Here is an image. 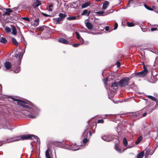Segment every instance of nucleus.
Returning <instances> with one entry per match:
<instances>
[{
	"label": "nucleus",
	"instance_id": "obj_23",
	"mask_svg": "<svg viewBox=\"0 0 158 158\" xmlns=\"http://www.w3.org/2000/svg\"><path fill=\"white\" fill-rule=\"evenodd\" d=\"M11 40L13 43L16 46H18L19 45V43L14 38H12Z\"/></svg>",
	"mask_w": 158,
	"mask_h": 158
},
{
	"label": "nucleus",
	"instance_id": "obj_57",
	"mask_svg": "<svg viewBox=\"0 0 158 158\" xmlns=\"http://www.w3.org/2000/svg\"><path fill=\"white\" fill-rule=\"evenodd\" d=\"M131 146H128L127 147V148H131Z\"/></svg>",
	"mask_w": 158,
	"mask_h": 158
},
{
	"label": "nucleus",
	"instance_id": "obj_25",
	"mask_svg": "<svg viewBox=\"0 0 158 158\" xmlns=\"http://www.w3.org/2000/svg\"><path fill=\"white\" fill-rule=\"evenodd\" d=\"M59 16L60 17L59 18H60L61 19H62V20H63L67 16V15H66L64 14H63L62 13H60L59 15Z\"/></svg>",
	"mask_w": 158,
	"mask_h": 158
},
{
	"label": "nucleus",
	"instance_id": "obj_10",
	"mask_svg": "<svg viewBox=\"0 0 158 158\" xmlns=\"http://www.w3.org/2000/svg\"><path fill=\"white\" fill-rule=\"evenodd\" d=\"M53 20L55 21V23L56 24H61V21L63 20L62 19H61L59 17L54 19Z\"/></svg>",
	"mask_w": 158,
	"mask_h": 158
},
{
	"label": "nucleus",
	"instance_id": "obj_50",
	"mask_svg": "<svg viewBox=\"0 0 158 158\" xmlns=\"http://www.w3.org/2000/svg\"><path fill=\"white\" fill-rule=\"evenodd\" d=\"M87 32L89 34H91L93 35H95L97 34V33H94L93 32H91L90 31H87Z\"/></svg>",
	"mask_w": 158,
	"mask_h": 158
},
{
	"label": "nucleus",
	"instance_id": "obj_36",
	"mask_svg": "<svg viewBox=\"0 0 158 158\" xmlns=\"http://www.w3.org/2000/svg\"><path fill=\"white\" fill-rule=\"evenodd\" d=\"M5 30L8 32L11 31L10 29L8 27H6L5 28Z\"/></svg>",
	"mask_w": 158,
	"mask_h": 158
},
{
	"label": "nucleus",
	"instance_id": "obj_28",
	"mask_svg": "<svg viewBox=\"0 0 158 158\" xmlns=\"http://www.w3.org/2000/svg\"><path fill=\"white\" fill-rule=\"evenodd\" d=\"M88 132L89 131L87 129H86L83 133V136L85 137H87Z\"/></svg>",
	"mask_w": 158,
	"mask_h": 158
},
{
	"label": "nucleus",
	"instance_id": "obj_55",
	"mask_svg": "<svg viewBox=\"0 0 158 158\" xmlns=\"http://www.w3.org/2000/svg\"><path fill=\"white\" fill-rule=\"evenodd\" d=\"M89 135L90 136H91L92 135V133L90 131H89Z\"/></svg>",
	"mask_w": 158,
	"mask_h": 158
},
{
	"label": "nucleus",
	"instance_id": "obj_51",
	"mask_svg": "<svg viewBox=\"0 0 158 158\" xmlns=\"http://www.w3.org/2000/svg\"><path fill=\"white\" fill-rule=\"evenodd\" d=\"M42 14L43 15H44V16H46V17H47L49 16V15H48L46 14L45 13H42Z\"/></svg>",
	"mask_w": 158,
	"mask_h": 158
},
{
	"label": "nucleus",
	"instance_id": "obj_24",
	"mask_svg": "<svg viewBox=\"0 0 158 158\" xmlns=\"http://www.w3.org/2000/svg\"><path fill=\"white\" fill-rule=\"evenodd\" d=\"M0 42L4 44H5L7 42V40L5 38L1 37L0 38Z\"/></svg>",
	"mask_w": 158,
	"mask_h": 158
},
{
	"label": "nucleus",
	"instance_id": "obj_39",
	"mask_svg": "<svg viewBox=\"0 0 158 158\" xmlns=\"http://www.w3.org/2000/svg\"><path fill=\"white\" fill-rule=\"evenodd\" d=\"M17 69L15 71V72L16 73H18L20 71V67L18 66L17 67Z\"/></svg>",
	"mask_w": 158,
	"mask_h": 158
},
{
	"label": "nucleus",
	"instance_id": "obj_18",
	"mask_svg": "<svg viewBox=\"0 0 158 158\" xmlns=\"http://www.w3.org/2000/svg\"><path fill=\"white\" fill-rule=\"evenodd\" d=\"M144 155V152L143 151L139 153L137 156V158H143Z\"/></svg>",
	"mask_w": 158,
	"mask_h": 158
},
{
	"label": "nucleus",
	"instance_id": "obj_35",
	"mask_svg": "<svg viewBox=\"0 0 158 158\" xmlns=\"http://www.w3.org/2000/svg\"><path fill=\"white\" fill-rule=\"evenodd\" d=\"M72 149L74 151H76L79 149L80 148L79 146L75 147V146H73L72 147Z\"/></svg>",
	"mask_w": 158,
	"mask_h": 158
},
{
	"label": "nucleus",
	"instance_id": "obj_2",
	"mask_svg": "<svg viewBox=\"0 0 158 158\" xmlns=\"http://www.w3.org/2000/svg\"><path fill=\"white\" fill-rule=\"evenodd\" d=\"M38 137L36 136L32 135H22L20 136L17 137L13 141H16L20 140L21 139H33L34 141H38Z\"/></svg>",
	"mask_w": 158,
	"mask_h": 158
},
{
	"label": "nucleus",
	"instance_id": "obj_26",
	"mask_svg": "<svg viewBox=\"0 0 158 158\" xmlns=\"http://www.w3.org/2000/svg\"><path fill=\"white\" fill-rule=\"evenodd\" d=\"M142 137L141 136H140L138 138L137 140L135 142V143L136 144H138L142 140Z\"/></svg>",
	"mask_w": 158,
	"mask_h": 158
},
{
	"label": "nucleus",
	"instance_id": "obj_17",
	"mask_svg": "<svg viewBox=\"0 0 158 158\" xmlns=\"http://www.w3.org/2000/svg\"><path fill=\"white\" fill-rule=\"evenodd\" d=\"M91 4V3L89 2H87L83 4L81 6L82 8H85L88 6H89Z\"/></svg>",
	"mask_w": 158,
	"mask_h": 158
},
{
	"label": "nucleus",
	"instance_id": "obj_14",
	"mask_svg": "<svg viewBox=\"0 0 158 158\" xmlns=\"http://www.w3.org/2000/svg\"><path fill=\"white\" fill-rule=\"evenodd\" d=\"M109 5V2L107 1H105L103 4L102 9H106L108 6Z\"/></svg>",
	"mask_w": 158,
	"mask_h": 158
},
{
	"label": "nucleus",
	"instance_id": "obj_15",
	"mask_svg": "<svg viewBox=\"0 0 158 158\" xmlns=\"http://www.w3.org/2000/svg\"><path fill=\"white\" fill-rule=\"evenodd\" d=\"M78 17H79V16H77V17L75 16L69 17H67V19L68 20L71 21V20H74L75 19H78Z\"/></svg>",
	"mask_w": 158,
	"mask_h": 158
},
{
	"label": "nucleus",
	"instance_id": "obj_13",
	"mask_svg": "<svg viewBox=\"0 0 158 158\" xmlns=\"http://www.w3.org/2000/svg\"><path fill=\"white\" fill-rule=\"evenodd\" d=\"M85 23L86 27L89 29H91L93 28V25L91 23L89 22H85Z\"/></svg>",
	"mask_w": 158,
	"mask_h": 158
},
{
	"label": "nucleus",
	"instance_id": "obj_1",
	"mask_svg": "<svg viewBox=\"0 0 158 158\" xmlns=\"http://www.w3.org/2000/svg\"><path fill=\"white\" fill-rule=\"evenodd\" d=\"M14 101H17V104L25 109L24 111H27V115L32 118H36L38 115L39 110L35 106L25 102H23L19 99L12 98Z\"/></svg>",
	"mask_w": 158,
	"mask_h": 158
},
{
	"label": "nucleus",
	"instance_id": "obj_30",
	"mask_svg": "<svg viewBox=\"0 0 158 158\" xmlns=\"http://www.w3.org/2000/svg\"><path fill=\"white\" fill-rule=\"evenodd\" d=\"M115 147L116 151L119 153H122L124 151L123 150L122 151L120 149L118 148L116 145H115Z\"/></svg>",
	"mask_w": 158,
	"mask_h": 158
},
{
	"label": "nucleus",
	"instance_id": "obj_42",
	"mask_svg": "<svg viewBox=\"0 0 158 158\" xmlns=\"http://www.w3.org/2000/svg\"><path fill=\"white\" fill-rule=\"evenodd\" d=\"M22 19L25 21H30L29 18H28L23 17V18H22Z\"/></svg>",
	"mask_w": 158,
	"mask_h": 158
},
{
	"label": "nucleus",
	"instance_id": "obj_9",
	"mask_svg": "<svg viewBox=\"0 0 158 158\" xmlns=\"http://www.w3.org/2000/svg\"><path fill=\"white\" fill-rule=\"evenodd\" d=\"M3 128L11 130L14 128V127H11L10 124L9 123H6L5 126Z\"/></svg>",
	"mask_w": 158,
	"mask_h": 158
},
{
	"label": "nucleus",
	"instance_id": "obj_33",
	"mask_svg": "<svg viewBox=\"0 0 158 158\" xmlns=\"http://www.w3.org/2000/svg\"><path fill=\"white\" fill-rule=\"evenodd\" d=\"M144 6L147 9H148V10H151V11L153 10V9H152V8H151V7H149L148 5H147L146 4H144Z\"/></svg>",
	"mask_w": 158,
	"mask_h": 158
},
{
	"label": "nucleus",
	"instance_id": "obj_3",
	"mask_svg": "<svg viewBox=\"0 0 158 158\" xmlns=\"http://www.w3.org/2000/svg\"><path fill=\"white\" fill-rule=\"evenodd\" d=\"M130 78L128 77H125L121 80L119 83L118 84L121 87L125 86L127 85Z\"/></svg>",
	"mask_w": 158,
	"mask_h": 158
},
{
	"label": "nucleus",
	"instance_id": "obj_34",
	"mask_svg": "<svg viewBox=\"0 0 158 158\" xmlns=\"http://www.w3.org/2000/svg\"><path fill=\"white\" fill-rule=\"evenodd\" d=\"M148 97L153 101H156V99L155 97L152 96L148 95Z\"/></svg>",
	"mask_w": 158,
	"mask_h": 158
},
{
	"label": "nucleus",
	"instance_id": "obj_43",
	"mask_svg": "<svg viewBox=\"0 0 158 158\" xmlns=\"http://www.w3.org/2000/svg\"><path fill=\"white\" fill-rule=\"evenodd\" d=\"M118 27V24L117 23H115L114 24V30H115Z\"/></svg>",
	"mask_w": 158,
	"mask_h": 158
},
{
	"label": "nucleus",
	"instance_id": "obj_54",
	"mask_svg": "<svg viewBox=\"0 0 158 158\" xmlns=\"http://www.w3.org/2000/svg\"><path fill=\"white\" fill-rule=\"evenodd\" d=\"M147 114V112H146V113H144L143 114V116L144 117V116H146V114Z\"/></svg>",
	"mask_w": 158,
	"mask_h": 158
},
{
	"label": "nucleus",
	"instance_id": "obj_19",
	"mask_svg": "<svg viewBox=\"0 0 158 158\" xmlns=\"http://www.w3.org/2000/svg\"><path fill=\"white\" fill-rule=\"evenodd\" d=\"M50 151V148H48L47 150L46 151L45 156L47 158H51L49 154V152Z\"/></svg>",
	"mask_w": 158,
	"mask_h": 158
},
{
	"label": "nucleus",
	"instance_id": "obj_22",
	"mask_svg": "<svg viewBox=\"0 0 158 158\" xmlns=\"http://www.w3.org/2000/svg\"><path fill=\"white\" fill-rule=\"evenodd\" d=\"M118 84L116 82H114L112 83L111 85V87H113V88L115 89H116L117 88Z\"/></svg>",
	"mask_w": 158,
	"mask_h": 158
},
{
	"label": "nucleus",
	"instance_id": "obj_45",
	"mask_svg": "<svg viewBox=\"0 0 158 158\" xmlns=\"http://www.w3.org/2000/svg\"><path fill=\"white\" fill-rule=\"evenodd\" d=\"M103 82H104V83L106 85H107L106 83H107V78H106L105 79H103Z\"/></svg>",
	"mask_w": 158,
	"mask_h": 158
},
{
	"label": "nucleus",
	"instance_id": "obj_37",
	"mask_svg": "<svg viewBox=\"0 0 158 158\" xmlns=\"http://www.w3.org/2000/svg\"><path fill=\"white\" fill-rule=\"evenodd\" d=\"M88 141V139L87 138H85L84 139L83 141V143L84 144H85Z\"/></svg>",
	"mask_w": 158,
	"mask_h": 158
},
{
	"label": "nucleus",
	"instance_id": "obj_4",
	"mask_svg": "<svg viewBox=\"0 0 158 158\" xmlns=\"http://www.w3.org/2000/svg\"><path fill=\"white\" fill-rule=\"evenodd\" d=\"M102 139L105 141L110 142L113 139V137L112 135H109L103 136Z\"/></svg>",
	"mask_w": 158,
	"mask_h": 158
},
{
	"label": "nucleus",
	"instance_id": "obj_40",
	"mask_svg": "<svg viewBox=\"0 0 158 158\" xmlns=\"http://www.w3.org/2000/svg\"><path fill=\"white\" fill-rule=\"evenodd\" d=\"M104 122L103 119H99L98 120V123H103Z\"/></svg>",
	"mask_w": 158,
	"mask_h": 158
},
{
	"label": "nucleus",
	"instance_id": "obj_59",
	"mask_svg": "<svg viewBox=\"0 0 158 158\" xmlns=\"http://www.w3.org/2000/svg\"><path fill=\"white\" fill-rule=\"evenodd\" d=\"M21 36H22V37H23V36L22 35H21Z\"/></svg>",
	"mask_w": 158,
	"mask_h": 158
},
{
	"label": "nucleus",
	"instance_id": "obj_60",
	"mask_svg": "<svg viewBox=\"0 0 158 158\" xmlns=\"http://www.w3.org/2000/svg\"><path fill=\"white\" fill-rule=\"evenodd\" d=\"M157 1H158V0Z\"/></svg>",
	"mask_w": 158,
	"mask_h": 158
},
{
	"label": "nucleus",
	"instance_id": "obj_38",
	"mask_svg": "<svg viewBox=\"0 0 158 158\" xmlns=\"http://www.w3.org/2000/svg\"><path fill=\"white\" fill-rule=\"evenodd\" d=\"M75 33L76 34L77 38L78 39H80V38H81L79 34L77 32H76Z\"/></svg>",
	"mask_w": 158,
	"mask_h": 158
},
{
	"label": "nucleus",
	"instance_id": "obj_53",
	"mask_svg": "<svg viewBox=\"0 0 158 158\" xmlns=\"http://www.w3.org/2000/svg\"><path fill=\"white\" fill-rule=\"evenodd\" d=\"M53 7V5L52 4H50L49 6V8H51Z\"/></svg>",
	"mask_w": 158,
	"mask_h": 158
},
{
	"label": "nucleus",
	"instance_id": "obj_6",
	"mask_svg": "<svg viewBox=\"0 0 158 158\" xmlns=\"http://www.w3.org/2000/svg\"><path fill=\"white\" fill-rule=\"evenodd\" d=\"M41 4V3L39 0H33L32 5L34 8H35L38 7Z\"/></svg>",
	"mask_w": 158,
	"mask_h": 158
},
{
	"label": "nucleus",
	"instance_id": "obj_48",
	"mask_svg": "<svg viewBox=\"0 0 158 158\" xmlns=\"http://www.w3.org/2000/svg\"><path fill=\"white\" fill-rule=\"evenodd\" d=\"M157 30V28L156 27L152 28L151 29L152 31H154Z\"/></svg>",
	"mask_w": 158,
	"mask_h": 158
},
{
	"label": "nucleus",
	"instance_id": "obj_16",
	"mask_svg": "<svg viewBox=\"0 0 158 158\" xmlns=\"http://www.w3.org/2000/svg\"><path fill=\"white\" fill-rule=\"evenodd\" d=\"M59 41L60 42L66 44H68V41L65 39H64V38H60L59 40Z\"/></svg>",
	"mask_w": 158,
	"mask_h": 158
},
{
	"label": "nucleus",
	"instance_id": "obj_5",
	"mask_svg": "<svg viewBox=\"0 0 158 158\" xmlns=\"http://www.w3.org/2000/svg\"><path fill=\"white\" fill-rule=\"evenodd\" d=\"M147 73V70H146L144 69L143 71L142 72L136 73L135 75V76L137 77H143Z\"/></svg>",
	"mask_w": 158,
	"mask_h": 158
},
{
	"label": "nucleus",
	"instance_id": "obj_46",
	"mask_svg": "<svg viewBox=\"0 0 158 158\" xmlns=\"http://www.w3.org/2000/svg\"><path fill=\"white\" fill-rule=\"evenodd\" d=\"M80 45V44H73V46L74 47H77L79 46Z\"/></svg>",
	"mask_w": 158,
	"mask_h": 158
},
{
	"label": "nucleus",
	"instance_id": "obj_56",
	"mask_svg": "<svg viewBox=\"0 0 158 158\" xmlns=\"http://www.w3.org/2000/svg\"><path fill=\"white\" fill-rule=\"evenodd\" d=\"M52 10V9H51V8H49V9L48 10V11H51Z\"/></svg>",
	"mask_w": 158,
	"mask_h": 158
},
{
	"label": "nucleus",
	"instance_id": "obj_47",
	"mask_svg": "<svg viewBox=\"0 0 158 158\" xmlns=\"http://www.w3.org/2000/svg\"><path fill=\"white\" fill-rule=\"evenodd\" d=\"M116 64L117 65L118 67H119L120 66V63L119 61H117L116 62Z\"/></svg>",
	"mask_w": 158,
	"mask_h": 158
},
{
	"label": "nucleus",
	"instance_id": "obj_20",
	"mask_svg": "<svg viewBox=\"0 0 158 158\" xmlns=\"http://www.w3.org/2000/svg\"><path fill=\"white\" fill-rule=\"evenodd\" d=\"M90 14V12H88V10H84L82 13L81 14V15H86L87 16H88Z\"/></svg>",
	"mask_w": 158,
	"mask_h": 158
},
{
	"label": "nucleus",
	"instance_id": "obj_52",
	"mask_svg": "<svg viewBox=\"0 0 158 158\" xmlns=\"http://www.w3.org/2000/svg\"><path fill=\"white\" fill-rule=\"evenodd\" d=\"M105 30L106 31H108L109 30V27L108 26H106L105 27Z\"/></svg>",
	"mask_w": 158,
	"mask_h": 158
},
{
	"label": "nucleus",
	"instance_id": "obj_31",
	"mask_svg": "<svg viewBox=\"0 0 158 158\" xmlns=\"http://www.w3.org/2000/svg\"><path fill=\"white\" fill-rule=\"evenodd\" d=\"M12 141H13L12 140L11 141H8V140H6L4 141H1L0 142V146H2L3 144V143H9L10 142Z\"/></svg>",
	"mask_w": 158,
	"mask_h": 158
},
{
	"label": "nucleus",
	"instance_id": "obj_29",
	"mask_svg": "<svg viewBox=\"0 0 158 158\" xmlns=\"http://www.w3.org/2000/svg\"><path fill=\"white\" fill-rule=\"evenodd\" d=\"M123 144L125 146H126L127 144V141L126 139L125 138L123 139Z\"/></svg>",
	"mask_w": 158,
	"mask_h": 158
},
{
	"label": "nucleus",
	"instance_id": "obj_44",
	"mask_svg": "<svg viewBox=\"0 0 158 158\" xmlns=\"http://www.w3.org/2000/svg\"><path fill=\"white\" fill-rule=\"evenodd\" d=\"M79 40L80 41V42L81 43V44H82L83 43L84 40L82 38H80V39H79Z\"/></svg>",
	"mask_w": 158,
	"mask_h": 158
},
{
	"label": "nucleus",
	"instance_id": "obj_12",
	"mask_svg": "<svg viewBox=\"0 0 158 158\" xmlns=\"http://www.w3.org/2000/svg\"><path fill=\"white\" fill-rule=\"evenodd\" d=\"M4 66L6 69H8L11 68V65L9 62H6L4 63Z\"/></svg>",
	"mask_w": 158,
	"mask_h": 158
},
{
	"label": "nucleus",
	"instance_id": "obj_49",
	"mask_svg": "<svg viewBox=\"0 0 158 158\" xmlns=\"http://www.w3.org/2000/svg\"><path fill=\"white\" fill-rule=\"evenodd\" d=\"M133 0H130L129 2V3H128V4L127 5V7H128L129 6V4L130 3H132L131 2H132L133 1Z\"/></svg>",
	"mask_w": 158,
	"mask_h": 158
},
{
	"label": "nucleus",
	"instance_id": "obj_27",
	"mask_svg": "<svg viewBox=\"0 0 158 158\" xmlns=\"http://www.w3.org/2000/svg\"><path fill=\"white\" fill-rule=\"evenodd\" d=\"M12 34L14 35H15L17 33V31L16 28L14 27H12Z\"/></svg>",
	"mask_w": 158,
	"mask_h": 158
},
{
	"label": "nucleus",
	"instance_id": "obj_32",
	"mask_svg": "<svg viewBox=\"0 0 158 158\" xmlns=\"http://www.w3.org/2000/svg\"><path fill=\"white\" fill-rule=\"evenodd\" d=\"M127 23V26L129 27H133L134 26V23L132 22H128Z\"/></svg>",
	"mask_w": 158,
	"mask_h": 158
},
{
	"label": "nucleus",
	"instance_id": "obj_58",
	"mask_svg": "<svg viewBox=\"0 0 158 158\" xmlns=\"http://www.w3.org/2000/svg\"><path fill=\"white\" fill-rule=\"evenodd\" d=\"M101 0H95V1H96V2H99Z\"/></svg>",
	"mask_w": 158,
	"mask_h": 158
},
{
	"label": "nucleus",
	"instance_id": "obj_7",
	"mask_svg": "<svg viewBox=\"0 0 158 158\" xmlns=\"http://www.w3.org/2000/svg\"><path fill=\"white\" fill-rule=\"evenodd\" d=\"M23 56V54L21 52L19 53V54H16L15 55V56L16 58H18L19 60L18 62V64H20L22 58Z\"/></svg>",
	"mask_w": 158,
	"mask_h": 158
},
{
	"label": "nucleus",
	"instance_id": "obj_8",
	"mask_svg": "<svg viewBox=\"0 0 158 158\" xmlns=\"http://www.w3.org/2000/svg\"><path fill=\"white\" fill-rule=\"evenodd\" d=\"M110 12H105L103 11H99L96 12V14L101 16H104L109 14Z\"/></svg>",
	"mask_w": 158,
	"mask_h": 158
},
{
	"label": "nucleus",
	"instance_id": "obj_21",
	"mask_svg": "<svg viewBox=\"0 0 158 158\" xmlns=\"http://www.w3.org/2000/svg\"><path fill=\"white\" fill-rule=\"evenodd\" d=\"M39 23V19L37 18L36 19L34 20V26H38Z\"/></svg>",
	"mask_w": 158,
	"mask_h": 158
},
{
	"label": "nucleus",
	"instance_id": "obj_11",
	"mask_svg": "<svg viewBox=\"0 0 158 158\" xmlns=\"http://www.w3.org/2000/svg\"><path fill=\"white\" fill-rule=\"evenodd\" d=\"M5 10L6 11L3 15V16H4L5 15H10V13L12 12V10L10 8H6Z\"/></svg>",
	"mask_w": 158,
	"mask_h": 158
},
{
	"label": "nucleus",
	"instance_id": "obj_41",
	"mask_svg": "<svg viewBox=\"0 0 158 158\" xmlns=\"http://www.w3.org/2000/svg\"><path fill=\"white\" fill-rule=\"evenodd\" d=\"M152 109H149L146 111L147 114H149L151 113L152 111Z\"/></svg>",
	"mask_w": 158,
	"mask_h": 158
}]
</instances>
